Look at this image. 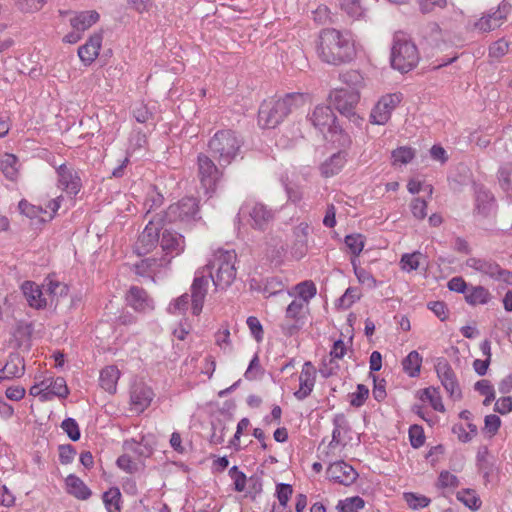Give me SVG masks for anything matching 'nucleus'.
I'll use <instances>...</instances> for the list:
<instances>
[{
	"label": "nucleus",
	"mask_w": 512,
	"mask_h": 512,
	"mask_svg": "<svg viewBox=\"0 0 512 512\" xmlns=\"http://www.w3.org/2000/svg\"><path fill=\"white\" fill-rule=\"evenodd\" d=\"M329 100L342 115L357 124L362 122L363 119L355 112V108L360 100V92L336 88L329 93Z\"/></svg>",
	"instance_id": "7"
},
{
	"label": "nucleus",
	"mask_w": 512,
	"mask_h": 512,
	"mask_svg": "<svg viewBox=\"0 0 512 512\" xmlns=\"http://www.w3.org/2000/svg\"><path fill=\"white\" fill-rule=\"evenodd\" d=\"M339 6L349 17L358 19L365 14L363 0H338Z\"/></svg>",
	"instance_id": "42"
},
{
	"label": "nucleus",
	"mask_w": 512,
	"mask_h": 512,
	"mask_svg": "<svg viewBox=\"0 0 512 512\" xmlns=\"http://www.w3.org/2000/svg\"><path fill=\"white\" fill-rule=\"evenodd\" d=\"M158 241V228L153 225L152 221H149L138 238L136 250L139 254L148 253L156 246Z\"/></svg>",
	"instance_id": "28"
},
{
	"label": "nucleus",
	"mask_w": 512,
	"mask_h": 512,
	"mask_svg": "<svg viewBox=\"0 0 512 512\" xmlns=\"http://www.w3.org/2000/svg\"><path fill=\"white\" fill-rule=\"evenodd\" d=\"M346 163V153H334L321 165V172L325 177H331L338 174Z\"/></svg>",
	"instance_id": "32"
},
{
	"label": "nucleus",
	"mask_w": 512,
	"mask_h": 512,
	"mask_svg": "<svg viewBox=\"0 0 512 512\" xmlns=\"http://www.w3.org/2000/svg\"><path fill=\"white\" fill-rule=\"evenodd\" d=\"M404 499L408 506L412 509H420L429 505L430 500L423 496L412 492L404 493Z\"/></svg>",
	"instance_id": "59"
},
{
	"label": "nucleus",
	"mask_w": 512,
	"mask_h": 512,
	"mask_svg": "<svg viewBox=\"0 0 512 512\" xmlns=\"http://www.w3.org/2000/svg\"><path fill=\"white\" fill-rule=\"evenodd\" d=\"M209 278L205 274V268H199L195 272L193 282L190 287L191 312L198 316L201 314L205 298L207 296Z\"/></svg>",
	"instance_id": "11"
},
{
	"label": "nucleus",
	"mask_w": 512,
	"mask_h": 512,
	"mask_svg": "<svg viewBox=\"0 0 512 512\" xmlns=\"http://www.w3.org/2000/svg\"><path fill=\"white\" fill-rule=\"evenodd\" d=\"M21 289L29 306L32 308L43 309L48 305V298L45 296L42 287L36 283L32 281H25L22 284Z\"/></svg>",
	"instance_id": "25"
},
{
	"label": "nucleus",
	"mask_w": 512,
	"mask_h": 512,
	"mask_svg": "<svg viewBox=\"0 0 512 512\" xmlns=\"http://www.w3.org/2000/svg\"><path fill=\"white\" fill-rule=\"evenodd\" d=\"M420 256H421L420 252H413V253H407V254L402 255L401 260H400L402 270H404L406 272H411L413 270H416L420 265V262H419Z\"/></svg>",
	"instance_id": "56"
},
{
	"label": "nucleus",
	"mask_w": 512,
	"mask_h": 512,
	"mask_svg": "<svg viewBox=\"0 0 512 512\" xmlns=\"http://www.w3.org/2000/svg\"><path fill=\"white\" fill-rule=\"evenodd\" d=\"M229 475L233 479L234 489L238 492H242L246 487V475L238 469L237 466H233L229 470Z\"/></svg>",
	"instance_id": "64"
},
{
	"label": "nucleus",
	"mask_w": 512,
	"mask_h": 512,
	"mask_svg": "<svg viewBox=\"0 0 512 512\" xmlns=\"http://www.w3.org/2000/svg\"><path fill=\"white\" fill-rule=\"evenodd\" d=\"M65 483L67 487V492L73 495L74 497L81 500H86L90 497V489L79 477L71 474L66 478Z\"/></svg>",
	"instance_id": "33"
},
{
	"label": "nucleus",
	"mask_w": 512,
	"mask_h": 512,
	"mask_svg": "<svg viewBox=\"0 0 512 512\" xmlns=\"http://www.w3.org/2000/svg\"><path fill=\"white\" fill-rule=\"evenodd\" d=\"M498 179L501 188L512 199V163H507L500 167Z\"/></svg>",
	"instance_id": "45"
},
{
	"label": "nucleus",
	"mask_w": 512,
	"mask_h": 512,
	"mask_svg": "<svg viewBox=\"0 0 512 512\" xmlns=\"http://www.w3.org/2000/svg\"><path fill=\"white\" fill-rule=\"evenodd\" d=\"M508 13L509 5L502 2L495 10L491 9L487 13L483 14V16L474 23V29L479 32H490L495 30L503 24Z\"/></svg>",
	"instance_id": "16"
},
{
	"label": "nucleus",
	"mask_w": 512,
	"mask_h": 512,
	"mask_svg": "<svg viewBox=\"0 0 512 512\" xmlns=\"http://www.w3.org/2000/svg\"><path fill=\"white\" fill-rule=\"evenodd\" d=\"M189 302H191L189 295L184 293L170 302L167 311L173 315L184 314L188 309Z\"/></svg>",
	"instance_id": "54"
},
{
	"label": "nucleus",
	"mask_w": 512,
	"mask_h": 512,
	"mask_svg": "<svg viewBox=\"0 0 512 512\" xmlns=\"http://www.w3.org/2000/svg\"><path fill=\"white\" fill-rule=\"evenodd\" d=\"M120 378V371L115 365L103 368L100 372V386L110 394H114L117 390V383Z\"/></svg>",
	"instance_id": "30"
},
{
	"label": "nucleus",
	"mask_w": 512,
	"mask_h": 512,
	"mask_svg": "<svg viewBox=\"0 0 512 512\" xmlns=\"http://www.w3.org/2000/svg\"><path fill=\"white\" fill-rule=\"evenodd\" d=\"M495 210V200L493 195L485 190H479L476 194V211L477 214L487 217Z\"/></svg>",
	"instance_id": "34"
},
{
	"label": "nucleus",
	"mask_w": 512,
	"mask_h": 512,
	"mask_svg": "<svg viewBox=\"0 0 512 512\" xmlns=\"http://www.w3.org/2000/svg\"><path fill=\"white\" fill-rule=\"evenodd\" d=\"M475 389L483 396H485V399L483 401V404L485 406H488L492 403V401L495 399V391L494 387L491 385V383L488 380H480L475 384Z\"/></svg>",
	"instance_id": "55"
},
{
	"label": "nucleus",
	"mask_w": 512,
	"mask_h": 512,
	"mask_svg": "<svg viewBox=\"0 0 512 512\" xmlns=\"http://www.w3.org/2000/svg\"><path fill=\"white\" fill-rule=\"evenodd\" d=\"M246 324L250 330L251 335L259 343L264 338V330L261 322L255 316H249L246 320Z\"/></svg>",
	"instance_id": "60"
},
{
	"label": "nucleus",
	"mask_w": 512,
	"mask_h": 512,
	"mask_svg": "<svg viewBox=\"0 0 512 512\" xmlns=\"http://www.w3.org/2000/svg\"><path fill=\"white\" fill-rule=\"evenodd\" d=\"M368 395L369 389L365 385L359 384L356 391L350 394V404L354 407H360L364 404Z\"/></svg>",
	"instance_id": "62"
},
{
	"label": "nucleus",
	"mask_w": 512,
	"mask_h": 512,
	"mask_svg": "<svg viewBox=\"0 0 512 512\" xmlns=\"http://www.w3.org/2000/svg\"><path fill=\"white\" fill-rule=\"evenodd\" d=\"M18 207L20 212L28 218L38 219L41 223L47 222V218L45 216L47 211L44 210L41 206H36L26 200H21Z\"/></svg>",
	"instance_id": "41"
},
{
	"label": "nucleus",
	"mask_w": 512,
	"mask_h": 512,
	"mask_svg": "<svg viewBox=\"0 0 512 512\" xmlns=\"http://www.w3.org/2000/svg\"><path fill=\"white\" fill-rule=\"evenodd\" d=\"M103 42V32L93 33L85 44L78 48V56L81 62L88 66L91 65L99 56Z\"/></svg>",
	"instance_id": "20"
},
{
	"label": "nucleus",
	"mask_w": 512,
	"mask_h": 512,
	"mask_svg": "<svg viewBox=\"0 0 512 512\" xmlns=\"http://www.w3.org/2000/svg\"><path fill=\"white\" fill-rule=\"evenodd\" d=\"M241 213L248 216L250 225L259 230L265 227L272 221L274 214L272 210L268 209L264 204L259 202H247L241 208Z\"/></svg>",
	"instance_id": "14"
},
{
	"label": "nucleus",
	"mask_w": 512,
	"mask_h": 512,
	"mask_svg": "<svg viewBox=\"0 0 512 512\" xmlns=\"http://www.w3.org/2000/svg\"><path fill=\"white\" fill-rule=\"evenodd\" d=\"M327 477L333 482L349 486L355 482L358 473L351 465L340 460L328 466Z\"/></svg>",
	"instance_id": "17"
},
{
	"label": "nucleus",
	"mask_w": 512,
	"mask_h": 512,
	"mask_svg": "<svg viewBox=\"0 0 512 512\" xmlns=\"http://www.w3.org/2000/svg\"><path fill=\"white\" fill-rule=\"evenodd\" d=\"M170 258L162 256L160 258L148 257L142 259L134 265L135 273L140 276H151L161 272L163 268L168 267Z\"/></svg>",
	"instance_id": "24"
},
{
	"label": "nucleus",
	"mask_w": 512,
	"mask_h": 512,
	"mask_svg": "<svg viewBox=\"0 0 512 512\" xmlns=\"http://www.w3.org/2000/svg\"><path fill=\"white\" fill-rule=\"evenodd\" d=\"M420 399L428 401L431 407L438 412H445V406L438 388L433 386L427 387L421 391Z\"/></svg>",
	"instance_id": "39"
},
{
	"label": "nucleus",
	"mask_w": 512,
	"mask_h": 512,
	"mask_svg": "<svg viewBox=\"0 0 512 512\" xmlns=\"http://www.w3.org/2000/svg\"><path fill=\"white\" fill-rule=\"evenodd\" d=\"M345 244L353 255L352 258H358L365 246V237L362 234H350L345 237Z\"/></svg>",
	"instance_id": "49"
},
{
	"label": "nucleus",
	"mask_w": 512,
	"mask_h": 512,
	"mask_svg": "<svg viewBox=\"0 0 512 512\" xmlns=\"http://www.w3.org/2000/svg\"><path fill=\"white\" fill-rule=\"evenodd\" d=\"M309 122L330 140L340 147H349L352 143L351 136L344 131L336 122V116L330 106L317 105L308 114Z\"/></svg>",
	"instance_id": "4"
},
{
	"label": "nucleus",
	"mask_w": 512,
	"mask_h": 512,
	"mask_svg": "<svg viewBox=\"0 0 512 512\" xmlns=\"http://www.w3.org/2000/svg\"><path fill=\"white\" fill-rule=\"evenodd\" d=\"M45 296L48 298V303H53L59 297L67 295L68 287L57 280L47 277L41 285Z\"/></svg>",
	"instance_id": "31"
},
{
	"label": "nucleus",
	"mask_w": 512,
	"mask_h": 512,
	"mask_svg": "<svg viewBox=\"0 0 512 512\" xmlns=\"http://www.w3.org/2000/svg\"><path fill=\"white\" fill-rule=\"evenodd\" d=\"M318 57L325 63L341 65L351 62L356 56V49L351 35L334 28L320 31L316 45Z\"/></svg>",
	"instance_id": "1"
},
{
	"label": "nucleus",
	"mask_w": 512,
	"mask_h": 512,
	"mask_svg": "<svg viewBox=\"0 0 512 512\" xmlns=\"http://www.w3.org/2000/svg\"><path fill=\"white\" fill-rule=\"evenodd\" d=\"M198 212V201L193 197H185L169 206L166 211V219L169 222H179L184 225H190L200 218Z\"/></svg>",
	"instance_id": "8"
},
{
	"label": "nucleus",
	"mask_w": 512,
	"mask_h": 512,
	"mask_svg": "<svg viewBox=\"0 0 512 512\" xmlns=\"http://www.w3.org/2000/svg\"><path fill=\"white\" fill-rule=\"evenodd\" d=\"M403 95L400 92L390 93L382 96L373 107L370 114V121L373 124H386L392 112L401 103Z\"/></svg>",
	"instance_id": "10"
},
{
	"label": "nucleus",
	"mask_w": 512,
	"mask_h": 512,
	"mask_svg": "<svg viewBox=\"0 0 512 512\" xmlns=\"http://www.w3.org/2000/svg\"><path fill=\"white\" fill-rule=\"evenodd\" d=\"M435 370L442 386L449 394L450 398L454 401L461 399L462 393L459 383L449 362L445 358H439L435 365Z\"/></svg>",
	"instance_id": "13"
},
{
	"label": "nucleus",
	"mask_w": 512,
	"mask_h": 512,
	"mask_svg": "<svg viewBox=\"0 0 512 512\" xmlns=\"http://www.w3.org/2000/svg\"><path fill=\"white\" fill-rule=\"evenodd\" d=\"M120 490L116 487L110 488L103 495V502L107 512H120Z\"/></svg>",
	"instance_id": "48"
},
{
	"label": "nucleus",
	"mask_w": 512,
	"mask_h": 512,
	"mask_svg": "<svg viewBox=\"0 0 512 512\" xmlns=\"http://www.w3.org/2000/svg\"><path fill=\"white\" fill-rule=\"evenodd\" d=\"M316 382V369L307 361L303 364L299 375V388L294 392L297 400H304L312 393Z\"/></svg>",
	"instance_id": "19"
},
{
	"label": "nucleus",
	"mask_w": 512,
	"mask_h": 512,
	"mask_svg": "<svg viewBox=\"0 0 512 512\" xmlns=\"http://www.w3.org/2000/svg\"><path fill=\"white\" fill-rule=\"evenodd\" d=\"M437 486L441 489H455L459 486V480L451 472L442 471L438 477Z\"/></svg>",
	"instance_id": "57"
},
{
	"label": "nucleus",
	"mask_w": 512,
	"mask_h": 512,
	"mask_svg": "<svg viewBox=\"0 0 512 512\" xmlns=\"http://www.w3.org/2000/svg\"><path fill=\"white\" fill-rule=\"evenodd\" d=\"M340 81L351 88L350 91H358L365 86L363 75L358 70H347L340 74Z\"/></svg>",
	"instance_id": "38"
},
{
	"label": "nucleus",
	"mask_w": 512,
	"mask_h": 512,
	"mask_svg": "<svg viewBox=\"0 0 512 512\" xmlns=\"http://www.w3.org/2000/svg\"><path fill=\"white\" fill-rule=\"evenodd\" d=\"M38 377L40 379V386H43L44 391L49 394V401L54 397L66 398L68 396L69 389L63 377Z\"/></svg>",
	"instance_id": "27"
},
{
	"label": "nucleus",
	"mask_w": 512,
	"mask_h": 512,
	"mask_svg": "<svg viewBox=\"0 0 512 512\" xmlns=\"http://www.w3.org/2000/svg\"><path fill=\"white\" fill-rule=\"evenodd\" d=\"M333 425L334 428L332 431V439L328 445V448L331 450L342 444V434L346 430V422L344 416L336 415L333 419Z\"/></svg>",
	"instance_id": "44"
},
{
	"label": "nucleus",
	"mask_w": 512,
	"mask_h": 512,
	"mask_svg": "<svg viewBox=\"0 0 512 512\" xmlns=\"http://www.w3.org/2000/svg\"><path fill=\"white\" fill-rule=\"evenodd\" d=\"M465 299L470 305H485L491 300V294L483 286H475L467 290Z\"/></svg>",
	"instance_id": "37"
},
{
	"label": "nucleus",
	"mask_w": 512,
	"mask_h": 512,
	"mask_svg": "<svg viewBox=\"0 0 512 512\" xmlns=\"http://www.w3.org/2000/svg\"><path fill=\"white\" fill-rule=\"evenodd\" d=\"M61 428L68 435L72 441H77L80 438V429L73 418H66L61 424Z\"/></svg>",
	"instance_id": "61"
},
{
	"label": "nucleus",
	"mask_w": 512,
	"mask_h": 512,
	"mask_svg": "<svg viewBox=\"0 0 512 512\" xmlns=\"http://www.w3.org/2000/svg\"><path fill=\"white\" fill-rule=\"evenodd\" d=\"M420 59L416 45L404 35H396L391 50V65L401 73L411 71Z\"/></svg>",
	"instance_id": "6"
},
{
	"label": "nucleus",
	"mask_w": 512,
	"mask_h": 512,
	"mask_svg": "<svg viewBox=\"0 0 512 512\" xmlns=\"http://www.w3.org/2000/svg\"><path fill=\"white\" fill-rule=\"evenodd\" d=\"M0 169L4 176L11 181L18 177V159L15 155L6 153L0 159Z\"/></svg>",
	"instance_id": "36"
},
{
	"label": "nucleus",
	"mask_w": 512,
	"mask_h": 512,
	"mask_svg": "<svg viewBox=\"0 0 512 512\" xmlns=\"http://www.w3.org/2000/svg\"><path fill=\"white\" fill-rule=\"evenodd\" d=\"M308 313L309 306L306 303L293 299L285 310L282 332L288 336L294 335L303 327Z\"/></svg>",
	"instance_id": "9"
},
{
	"label": "nucleus",
	"mask_w": 512,
	"mask_h": 512,
	"mask_svg": "<svg viewBox=\"0 0 512 512\" xmlns=\"http://www.w3.org/2000/svg\"><path fill=\"white\" fill-rule=\"evenodd\" d=\"M197 162L198 176L202 188L207 194L214 192L216 185L221 178L220 170L207 155L199 154Z\"/></svg>",
	"instance_id": "12"
},
{
	"label": "nucleus",
	"mask_w": 512,
	"mask_h": 512,
	"mask_svg": "<svg viewBox=\"0 0 512 512\" xmlns=\"http://www.w3.org/2000/svg\"><path fill=\"white\" fill-rule=\"evenodd\" d=\"M351 264L354 270V274L357 277L359 283L365 285L369 289H374L378 287L377 280L373 277V275L360 267L359 260L356 258H351Z\"/></svg>",
	"instance_id": "40"
},
{
	"label": "nucleus",
	"mask_w": 512,
	"mask_h": 512,
	"mask_svg": "<svg viewBox=\"0 0 512 512\" xmlns=\"http://www.w3.org/2000/svg\"><path fill=\"white\" fill-rule=\"evenodd\" d=\"M409 439L412 447L419 448L425 442V435L423 428L419 425H412L409 428Z\"/></svg>",
	"instance_id": "63"
},
{
	"label": "nucleus",
	"mask_w": 512,
	"mask_h": 512,
	"mask_svg": "<svg viewBox=\"0 0 512 512\" xmlns=\"http://www.w3.org/2000/svg\"><path fill=\"white\" fill-rule=\"evenodd\" d=\"M392 164L406 165L410 163L415 157V150L411 147L402 146L392 151Z\"/></svg>",
	"instance_id": "46"
},
{
	"label": "nucleus",
	"mask_w": 512,
	"mask_h": 512,
	"mask_svg": "<svg viewBox=\"0 0 512 512\" xmlns=\"http://www.w3.org/2000/svg\"><path fill=\"white\" fill-rule=\"evenodd\" d=\"M237 254L234 250L218 249L204 266L206 276L212 280L217 289H226L236 278Z\"/></svg>",
	"instance_id": "3"
},
{
	"label": "nucleus",
	"mask_w": 512,
	"mask_h": 512,
	"mask_svg": "<svg viewBox=\"0 0 512 512\" xmlns=\"http://www.w3.org/2000/svg\"><path fill=\"white\" fill-rule=\"evenodd\" d=\"M241 146V139L229 129L216 132L208 143L211 154L220 165L230 164L238 155Z\"/></svg>",
	"instance_id": "5"
},
{
	"label": "nucleus",
	"mask_w": 512,
	"mask_h": 512,
	"mask_svg": "<svg viewBox=\"0 0 512 512\" xmlns=\"http://www.w3.org/2000/svg\"><path fill=\"white\" fill-rule=\"evenodd\" d=\"M364 504L362 498L355 496L339 501L337 509L339 512H359L364 507Z\"/></svg>",
	"instance_id": "53"
},
{
	"label": "nucleus",
	"mask_w": 512,
	"mask_h": 512,
	"mask_svg": "<svg viewBox=\"0 0 512 512\" xmlns=\"http://www.w3.org/2000/svg\"><path fill=\"white\" fill-rule=\"evenodd\" d=\"M509 51V43L505 39H499L489 46V57L492 59H500Z\"/></svg>",
	"instance_id": "58"
},
{
	"label": "nucleus",
	"mask_w": 512,
	"mask_h": 512,
	"mask_svg": "<svg viewBox=\"0 0 512 512\" xmlns=\"http://www.w3.org/2000/svg\"><path fill=\"white\" fill-rule=\"evenodd\" d=\"M12 2L22 13H35L43 8L46 0H12Z\"/></svg>",
	"instance_id": "52"
},
{
	"label": "nucleus",
	"mask_w": 512,
	"mask_h": 512,
	"mask_svg": "<svg viewBox=\"0 0 512 512\" xmlns=\"http://www.w3.org/2000/svg\"><path fill=\"white\" fill-rule=\"evenodd\" d=\"M477 426L473 423H467L466 426L463 424H455L452 428V432L457 435L459 441L467 443L471 441L477 435Z\"/></svg>",
	"instance_id": "47"
},
{
	"label": "nucleus",
	"mask_w": 512,
	"mask_h": 512,
	"mask_svg": "<svg viewBox=\"0 0 512 512\" xmlns=\"http://www.w3.org/2000/svg\"><path fill=\"white\" fill-rule=\"evenodd\" d=\"M154 398L152 389L144 383H136L130 391L131 409L137 413L144 412Z\"/></svg>",
	"instance_id": "18"
},
{
	"label": "nucleus",
	"mask_w": 512,
	"mask_h": 512,
	"mask_svg": "<svg viewBox=\"0 0 512 512\" xmlns=\"http://www.w3.org/2000/svg\"><path fill=\"white\" fill-rule=\"evenodd\" d=\"M231 334L228 323H223L215 332V344L224 352L228 353L232 350Z\"/></svg>",
	"instance_id": "43"
},
{
	"label": "nucleus",
	"mask_w": 512,
	"mask_h": 512,
	"mask_svg": "<svg viewBox=\"0 0 512 512\" xmlns=\"http://www.w3.org/2000/svg\"><path fill=\"white\" fill-rule=\"evenodd\" d=\"M466 266L494 279H504L507 281L508 279L504 276H510V273L501 269L497 263L485 259L468 258Z\"/></svg>",
	"instance_id": "23"
},
{
	"label": "nucleus",
	"mask_w": 512,
	"mask_h": 512,
	"mask_svg": "<svg viewBox=\"0 0 512 512\" xmlns=\"http://www.w3.org/2000/svg\"><path fill=\"white\" fill-rule=\"evenodd\" d=\"M100 19V14L96 10L76 11L72 13L69 19L72 29L85 32Z\"/></svg>",
	"instance_id": "26"
},
{
	"label": "nucleus",
	"mask_w": 512,
	"mask_h": 512,
	"mask_svg": "<svg viewBox=\"0 0 512 512\" xmlns=\"http://www.w3.org/2000/svg\"><path fill=\"white\" fill-rule=\"evenodd\" d=\"M308 96L302 93H290L279 99L265 100L258 112V123L262 128H275L293 110L302 107Z\"/></svg>",
	"instance_id": "2"
},
{
	"label": "nucleus",
	"mask_w": 512,
	"mask_h": 512,
	"mask_svg": "<svg viewBox=\"0 0 512 512\" xmlns=\"http://www.w3.org/2000/svg\"><path fill=\"white\" fill-rule=\"evenodd\" d=\"M3 368L9 379L21 377L25 370L22 359L17 356L11 357Z\"/></svg>",
	"instance_id": "51"
},
{
	"label": "nucleus",
	"mask_w": 512,
	"mask_h": 512,
	"mask_svg": "<svg viewBox=\"0 0 512 512\" xmlns=\"http://www.w3.org/2000/svg\"><path fill=\"white\" fill-rule=\"evenodd\" d=\"M57 175L58 186L61 189L73 195H76L80 191L82 187L81 178L78 172L73 168L62 164L57 168Z\"/></svg>",
	"instance_id": "21"
},
{
	"label": "nucleus",
	"mask_w": 512,
	"mask_h": 512,
	"mask_svg": "<svg viewBox=\"0 0 512 512\" xmlns=\"http://www.w3.org/2000/svg\"><path fill=\"white\" fill-rule=\"evenodd\" d=\"M423 358L417 351H411L402 361L403 371L410 377L420 374Z\"/></svg>",
	"instance_id": "35"
},
{
	"label": "nucleus",
	"mask_w": 512,
	"mask_h": 512,
	"mask_svg": "<svg viewBox=\"0 0 512 512\" xmlns=\"http://www.w3.org/2000/svg\"><path fill=\"white\" fill-rule=\"evenodd\" d=\"M126 304L135 312L149 314L155 309V302L142 287L131 286L125 296Z\"/></svg>",
	"instance_id": "15"
},
{
	"label": "nucleus",
	"mask_w": 512,
	"mask_h": 512,
	"mask_svg": "<svg viewBox=\"0 0 512 512\" xmlns=\"http://www.w3.org/2000/svg\"><path fill=\"white\" fill-rule=\"evenodd\" d=\"M287 294L289 297L302 303H306V305L309 306L310 301L317 294V287L313 281L305 280L289 289Z\"/></svg>",
	"instance_id": "29"
},
{
	"label": "nucleus",
	"mask_w": 512,
	"mask_h": 512,
	"mask_svg": "<svg viewBox=\"0 0 512 512\" xmlns=\"http://www.w3.org/2000/svg\"><path fill=\"white\" fill-rule=\"evenodd\" d=\"M457 499L466 507L477 510L481 506V500L477 493L471 489H464L457 493Z\"/></svg>",
	"instance_id": "50"
},
{
	"label": "nucleus",
	"mask_w": 512,
	"mask_h": 512,
	"mask_svg": "<svg viewBox=\"0 0 512 512\" xmlns=\"http://www.w3.org/2000/svg\"><path fill=\"white\" fill-rule=\"evenodd\" d=\"M160 246L164 252V256L172 258L180 255L185 249L184 237L174 231L165 230L160 239Z\"/></svg>",
	"instance_id": "22"
}]
</instances>
